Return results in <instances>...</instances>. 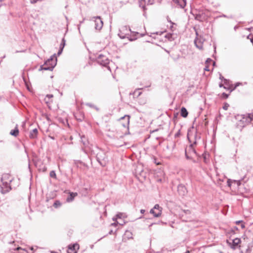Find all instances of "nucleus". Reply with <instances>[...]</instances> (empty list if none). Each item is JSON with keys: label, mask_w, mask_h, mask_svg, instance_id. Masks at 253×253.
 <instances>
[{"label": "nucleus", "mask_w": 253, "mask_h": 253, "mask_svg": "<svg viewBox=\"0 0 253 253\" xmlns=\"http://www.w3.org/2000/svg\"><path fill=\"white\" fill-rule=\"evenodd\" d=\"M54 56L55 54L46 60L44 64L41 66L40 70H43L52 71L56 64V59L55 60H53V57Z\"/></svg>", "instance_id": "f257e3e1"}, {"label": "nucleus", "mask_w": 253, "mask_h": 253, "mask_svg": "<svg viewBox=\"0 0 253 253\" xmlns=\"http://www.w3.org/2000/svg\"><path fill=\"white\" fill-rule=\"evenodd\" d=\"M194 144L191 143L188 148L185 149V156L187 159L193 160L195 156H197L196 150L193 147Z\"/></svg>", "instance_id": "f03ea898"}, {"label": "nucleus", "mask_w": 253, "mask_h": 253, "mask_svg": "<svg viewBox=\"0 0 253 253\" xmlns=\"http://www.w3.org/2000/svg\"><path fill=\"white\" fill-rule=\"evenodd\" d=\"M96 158L97 161L103 166H104L106 164V162L108 161V158L106 156V154L102 152H98L96 155Z\"/></svg>", "instance_id": "7ed1b4c3"}, {"label": "nucleus", "mask_w": 253, "mask_h": 253, "mask_svg": "<svg viewBox=\"0 0 253 253\" xmlns=\"http://www.w3.org/2000/svg\"><path fill=\"white\" fill-rule=\"evenodd\" d=\"M129 32H130V29L129 27H127V26H123L120 28L118 33V36L120 38L124 39L126 38L127 35H129Z\"/></svg>", "instance_id": "20e7f679"}, {"label": "nucleus", "mask_w": 253, "mask_h": 253, "mask_svg": "<svg viewBox=\"0 0 253 253\" xmlns=\"http://www.w3.org/2000/svg\"><path fill=\"white\" fill-rule=\"evenodd\" d=\"M95 23V29L97 30H100L103 25V21L100 16L93 17L90 19Z\"/></svg>", "instance_id": "39448f33"}, {"label": "nucleus", "mask_w": 253, "mask_h": 253, "mask_svg": "<svg viewBox=\"0 0 253 253\" xmlns=\"http://www.w3.org/2000/svg\"><path fill=\"white\" fill-rule=\"evenodd\" d=\"M96 60L98 63L104 66H106L109 63L108 58L103 54H99L97 56Z\"/></svg>", "instance_id": "423d86ee"}, {"label": "nucleus", "mask_w": 253, "mask_h": 253, "mask_svg": "<svg viewBox=\"0 0 253 253\" xmlns=\"http://www.w3.org/2000/svg\"><path fill=\"white\" fill-rule=\"evenodd\" d=\"M162 208L160 207L158 204H156L154 208L150 210V213L153 214L154 217H158L162 214Z\"/></svg>", "instance_id": "0eeeda50"}, {"label": "nucleus", "mask_w": 253, "mask_h": 253, "mask_svg": "<svg viewBox=\"0 0 253 253\" xmlns=\"http://www.w3.org/2000/svg\"><path fill=\"white\" fill-rule=\"evenodd\" d=\"M241 243V240L239 238H235L231 241H229L228 240H227V243L228 245L231 247V248L233 249H235L238 245Z\"/></svg>", "instance_id": "6e6552de"}, {"label": "nucleus", "mask_w": 253, "mask_h": 253, "mask_svg": "<svg viewBox=\"0 0 253 253\" xmlns=\"http://www.w3.org/2000/svg\"><path fill=\"white\" fill-rule=\"evenodd\" d=\"M205 41V39L202 37L199 36L196 38L194 42L197 48L200 49H203V44Z\"/></svg>", "instance_id": "1a4fd4ad"}, {"label": "nucleus", "mask_w": 253, "mask_h": 253, "mask_svg": "<svg viewBox=\"0 0 253 253\" xmlns=\"http://www.w3.org/2000/svg\"><path fill=\"white\" fill-rule=\"evenodd\" d=\"M129 119L130 117L128 115H125V116L122 117L120 121L122 125L124 127H128L129 124Z\"/></svg>", "instance_id": "9d476101"}, {"label": "nucleus", "mask_w": 253, "mask_h": 253, "mask_svg": "<svg viewBox=\"0 0 253 253\" xmlns=\"http://www.w3.org/2000/svg\"><path fill=\"white\" fill-rule=\"evenodd\" d=\"M10 184V183H8L7 184L2 183L0 186V192L1 193L5 194L11 189Z\"/></svg>", "instance_id": "9b49d317"}, {"label": "nucleus", "mask_w": 253, "mask_h": 253, "mask_svg": "<svg viewBox=\"0 0 253 253\" xmlns=\"http://www.w3.org/2000/svg\"><path fill=\"white\" fill-rule=\"evenodd\" d=\"M12 180L11 176L7 173L3 174L1 178V182L2 183L7 184L11 183Z\"/></svg>", "instance_id": "f8f14e48"}, {"label": "nucleus", "mask_w": 253, "mask_h": 253, "mask_svg": "<svg viewBox=\"0 0 253 253\" xmlns=\"http://www.w3.org/2000/svg\"><path fill=\"white\" fill-rule=\"evenodd\" d=\"M79 249V246L78 244L69 245L68 249V253H76Z\"/></svg>", "instance_id": "ddd939ff"}, {"label": "nucleus", "mask_w": 253, "mask_h": 253, "mask_svg": "<svg viewBox=\"0 0 253 253\" xmlns=\"http://www.w3.org/2000/svg\"><path fill=\"white\" fill-rule=\"evenodd\" d=\"M154 0H141L139 2V5L145 10L146 5H151L154 3Z\"/></svg>", "instance_id": "4468645a"}, {"label": "nucleus", "mask_w": 253, "mask_h": 253, "mask_svg": "<svg viewBox=\"0 0 253 253\" xmlns=\"http://www.w3.org/2000/svg\"><path fill=\"white\" fill-rule=\"evenodd\" d=\"M177 191L179 194L181 196H184L187 193L186 187L182 184H180L178 186Z\"/></svg>", "instance_id": "2eb2a0df"}, {"label": "nucleus", "mask_w": 253, "mask_h": 253, "mask_svg": "<svg viewBox=\"0 0 253 253\" xmlns=\"http://www.w3.org/2000/svg\"><path fill=\"white\" fill-rule=\"evenodd\" d=\"M173 1L182 8H183L186 4V0H173Z\"/></svg>", "instance_id": "dca6fc26"}, {"label": "nucleus", "mask_w": 253, "mask_h": 253, "mask_svg": "<svg viewBox=\"0 0 253 253\" xmlns=\"http://www.w3.org/2000/svg\"><path fill=\"white\" fill-rule=\"evenodd\" d=\"M77 195H78V194L76 192H75V193L70 192L69 195L66 199L67 202H71L73 201L74 199V198L75 197H76Z\"/></svg>", "instance_id": "f3484780"}, {"label": "nucleus", "mask_w": 253, "mask_h": 253, "mask_svg": "<svg viewBox=\"0 0 253 253\" xmlns=\"http://www.w3.org/2000/svg\"><path fill=\"white\" fill-rule=\"evenodd\" d=\"M38 131L37 128H34L30 132L29 137L31 139H34L37 137Z\"/></svg>", "instance_id": "a211bd4d"}, {"label": "nucleus", "mask_w": 253, "mask_h": 253, "mask_svg": "<svg viewBox=\"0 0 253 253\" xmlns=\"http://www.w3.org/2000/svg\"><path fill=\"white\" fill-rule=\"evenodd\" d=\"M10 134L14 136H17L19 134V130L17 126H16L14 129L11 130L10 132Z\"/></svg>", "instance_id": "6ab92c4d"}, {"label": "nucleus", "mask_w": 253, "mask_h": 253, "mask_svg": "<svg viewBox=\"0 0 253 253\" xmlns=\"http://www.w3.org/2000/svg\"><path fill=\"white\" fill-rule=\"evenodd\" d=\"M188 112L185 108L182 107L181 109V115L184 118H186L188 115Z\"/></svg>", "instance_id": "aec40b11"}, {"label": "nucleus", "mask_w": 253, "mask_h": 253, "mask_svg": "<svg viewBox=\"0 0 253 253\" xmlns=\"http://www.w3.org/2000/svg\"><path fill=\"white\" fill-rule=\"evenodd\" d=\"M140 89H141V88H138L134 91L133 94L134 96L138 97L141 94L142 92L139 91Z\"/></svg>", "instance_id": "412c9836"}, {"label": "nucleus", "mask_w": 253, "mask_h": 253, "mask_svg": "<svg viewBox=\"0 0 253 253\" xmlns=\"http://www.w3.org/2000/svg\"><path fill=\"white\" fill-rule=\"evenodd\" d=\"M62 42H63V46L62 47H60V49L59 50L58 53H57V55L59 56L60 55L62 52V50H63V47L65 45V41L64 39L62 40Z\"/></svg>", "instance_id": "4be33fe9"}, {"label": "nucleus", "mask_w": 253, "mask_h": 253, "mask_svg": "<svg viewBox=\"0 0 253 253\" xmlns=\"http://www.w3.org/2000/svg\"><path fill=\"white\" fill-rule=\"evenodd\" d=\"M53 96L52 94H47V95H46V97L45 98V100L46 101V103H49L50 101L48 100H47V99H49L52 98Z\"/></svg>", "instance_id": "5701e85b"}, {"label": "nucleus", "mask_w": 253, "mask_h": 253, "mask_svg": "<svg viewBox=\"0 0 253 253\" xmlns=\"http://www.w3.org/2000/svg\"><path fill=\"white\" fill-rule=\"evenodd\" d=\"M49 175L51 177L54 178L55 179L56 178V175L54 170L51 171L50 172Z\"/></svg>", "instance_id": "b1692460"}, {"label": "nucleus", "mask_w": 253, "mask_h": 253, "mask_svg": "<svg viewBox=\"0 0 253 253\" xmlns=\"http://www.w3.org/2000/svg\"><path fill=\"white\" fill-rule=\"evenodd\" d=\"M123 214L122 213H119L116 215V217H113V220L115 221H116L117 218H121L122 217Z\"/></svg>", "instance_id": "393cba45"}, {"label": "nucleus", "mask_w": 253, "mask_h": 253, "mask_svg": "<svg viewBox=\"0 0 253 253\" xmlns=\"http://www.w3.org/2000/svg\"><path fill=\"white\" fill-rule=\"evenodd\" d=\"M194 141H193V144H196V142H197V140L199 139H200V136H197V134H195L194 136Z\"/></svg>", "instance_id": "a878e982"}, {"label": "nucleus", "mask_w": 253, "mask_h": 253, "mask_svg": "<svg viewBox=\"0 0 253 253\" xmlns=\"http://www.w3.org/2000/svg\"><path fill=\"white\" fill-rule=\"evenodd\" d=\"M53 205L55 208H57L58 207H59L61 205V204L59 201H56L54 202Z\"/></svg>", "instance_id": "bb28decb"}, {"label": "nucleus", "mask_w": 253, "mask_h": 253, "mask_svg": "<svg viewBox=\"0 0 253 253\" xmlns=\"http://www.w3.org/2000/svg\"><path fill=\"white\" fill-rule=\"evenodd\" d=\"M193 135L191 134L190 133H188L187 137L189 140V141L191 143L192 142V139L193 138Z\"/></svg>", "instance_id": "cd10ccee"}, {"label": "nucleus", "mask_w": 253, "mask_h": 253, "mask_svg": "<svg viewBox=\"0 0 253 253\" xmlns=\"http://www.w3.org/2000/svg\"><path fill=\"white\" fill-rule=\"evenodd\" d=\"M211 62H212V60L211 59H210V58H208L207 60L206 61V64L207 65L209 63H211Z\"/></svg>", "instance_id": "c85d7f7f"}, {"label": "nucleus", "mask_w": 253, "mask_h": 253, "mask_svg": "<svg viewBox=\"0 0 253 253\" xmlns=\"http://www.w3.org/2000/svg\"><path fill=\"white\" fill-rule=\"evenodd\" d=\"M204 70L205 71H210V69H209V66H208V64L206 65V66H205V68H204Z\"/></svg>", "instance_id": "c756f323"}, {"label": "nucleus", "mask_w": 253, "mask_h": 253, "mask_svg": "<svg viewBox=\"0 0 253 253\" xmlns=\"http://www.w3.org/2000/svg\"><path fill=\"white\" fill-rule=\"evenodd\" d=\"M169 22H170V23L171 24V26H170V29H171V30H172V29H173V25H175V23H174L172 22L171 21H170Z\"/></svg>", "instance_id": "7c9ffc66"}, {"label": "nucleus", "mask_w": 253, "mask_h": 253, "mask_svg": "<svg viewBox=\"0 0 253 253\" xmlns=\"http://www.w3.org/2000/svg\"><path fill=\"white\" fill-rule=\"evenodd\" d=\"M227 183H228V185L230 187L231 185V181H230V180H228V181H227Z\"/></svg>", "instance_id": "2f4dec72"}, {"label": "nucleus", "mask_w": 253, "mask_h": 253, "mask_svg": "<svg viewBox=\"0 0 253 253\" xmlns=\"http://www.w3.org/2000/svg\"><path fill=\"white\" fill-rule=\"evenodd\" d=\"M241 222H242V221H241V220L237 221H236V224H239V223H240Z\"/></svg>", "instance_id": "473e14b6"}, {"label": "nucleus", "mask_w": 253, "mask_h": 253, "mask_svg": "<svg viewBox=\"0 0 253 253\" xmlns=\"http://www.w3.org/2000/svg\"><path fill=\"white\" fill-rule=\"evenodd\" d=\"M38 0H31V2L32 3H35L36 1H37Z\"/></svg>", "instance_id": "72a5a7b5"}, {"label": "nucleus", "mask_w": 253, "mask_h": 253, "mask_svg": "<svg viewBox=\"0 0 253 253\" xmlns=\"http://www.w3.org/2000/svg\"><path fill=\"white\" fill-rule=\"evenodd\" d=\"M165 37H166V38H169V39H170V38L171 37V35H166Z\"/></svg>", "instance_id": "f704fd0d"}, {"label": "nucleus", "mask_w": 253, "mask_h": 253, "mask_svg": "<svg viewBox=\"0 0 253 253\" xmlns=\"http://www.w3.org/2000/svg\"><path fill=\"white\" fill-rule=\"evenodd\" d=\"M145 211L144 210H140V212L142 214H143L144 212H145Z\"/></svg>", "instance_id": "c9c22d12"}, {"label": "nucleus", "mask_w": 253, "mask_h": 253, "mask_svg": "<svg viewBox=\"0 0 253 253\" xmlns=\"http://www.w3.org/2000/svg\"><path fill=\"white\" fill-rule=\"evenodd\" d=\"M118 223V222H114V223L112 224V225H113V226H116Z\"/></svg>", "instance_id": "e433bc0d"}, {"label": "nucleus", "mask_w": 253, "mask_h": 253, "mask_svg": "<svg viewBox=\"0 0 253 253\" xmlns=\"http://www.w3.org/2000/svg\"><path fill=\"white\" fill-rule=\"evenodd\" d=\"M223 109H225V110H227V106H224L223 107Z\"/></svg>", "instance_id": "4c0bfd02"}, {"label": "nucleus", "mask_w": 253, "mask_h": 253, "mask_svg": "<svg viewBox=\"0 0 253 253\" xmlns=\"http://www.w3.org/2000/svg\"><path fill=\"white\" fill-rule=\"evenodd\" d=\"M241 227H242V228H244L245 227V226H244V224H242L241 225Z\"/></svg>", "instance_id": "58836bf2"}, {"label": "nucleus", "mask_w": 253, "mask_h": 253, "mask_svg": "<svg viewBox=\"0 0 253 253\" xmlns=\"http://www.w3.org/2000/svg\"><path fill=\"white\" fill-rule=\"evenodd\" d=\"M185 212H186V213H190V211H189L187 210L186 211H185Z\"/></svg>", "instance_id": "ea45409f"}, {"label": "nucleus", "mask_w": 253, "mask_h": 253, "mask_svg": "<svg viewBox=\"0 0 253 253\" xmlns=\"http://www.w3.org/2000/svg\"><path fill=\"white\" fill-rule=\"evenodd\" d=\"M46 168H44V169H43V171H45V170H46Z\"/></svg>", "instance_id": "a19ab883"}, {"label": "nucleus", "mask_w": 253, "mask_h": 253, "mask_svg": "<svg viewBox=\"0 0 253 253\" xmlns=\"http://www.w3.org/2000/svg\"><path fill=\"white\" fill-rule=\"evenodd\" d=\"M155 224V223H151V224L150 225V226H152V225H153V224Z\"/></svg>", "instance_id": "79ce46f5"}, {"label": "nucleus", "mask_w": 253, "mask_h": 253, "mask_svg": "<svg viewBox=\"0 0 253 253\" xmlns=\"http://www.w3.org/2000/svg\"><path fill=\"white\" fill-rule=\"evenodd\" d=\"M222 86H223V85H222V84H220L219 85V86H220V87H222Z\"/></svg>", "instance_id": "37998d69"}, {"label": "nucleus", "mask_w": 253, "mask_h": 253, "mask_svg": "<svg viewBox=\"0 0 253 253\" xmlns=\"http://www.w3.org/2000/svg\"><path fill=\"white\" fill-rule=\"evenodd\" d=\"M87 105H89V106H90V107H92V105H89V104H87Z\"/></svg>", "instance_id": "c03bdc74"}, {"label": "nucleus", "mask_w": 253, "mask_h": 253, "mask_svg": "<svg viewBox=\"0 0 253 253\" xmlns=\"http://www.w3.org/2000/svg\"><path fill=\"white\" fill-rule=\"evenodd\" d=\"M178 133L175 134V136H178Z\"/></svg>", "instance_id": "a18cd8bd"}, {"label": "nucleus", "mask_w": 253, "mask_h": 253, "mask_svg": "<svg viewBox=\"0 0 253 253\" xmlns=\"http://www.w3.org/2000/svg\"><path fill=\"white\" fill-rule=\"evenodd\" d=\"M214 64H215V62H213V65H214Z\"/></svg>", "instance_id": "49530a36"}, {"label": "nucleus", "mask_w": 253, "mask_h": 253, "mask_svg": "<svg viewBox=\"0 0 253 253\" xmlns=\"http://www.w3.org/2000/svg\"><path fill=\"white\" fill-rule=\"evenodd\" d=\"M225 96L228 97V95H227L226 94V95H225Z\"/></svg>", "instance_id": "de8ad7c7"}, {"label": "nucleus", "mask_w": 253, "mask_h": 253, "mask_svg": "<svg viewBox=\"0 0 253 253\" xmlns=\"http://www.w3.org/2000/svg\"><path fill=\"white\" fill-rule=\"evenodd\" d=\"M225 96L228 97V95H227L226 94V95H225Z\"/></svg>", "instance_id": "09e8293b"}, {"label": "nucleus", "mask_w": 253, "mask_h": 253, "mask_svg": "<svg viewBox=\"0 0 253 253\" xmlns=\"http://www.w3.org/2000/svg\"><path fill=\"white\" fill-rule=\"evenodd\" d=\"M189 251H187L186 253H189Z\"/></svg>", "instance_id": "8fccbe9b"}, {"label": "nucleus", "mask_w": 253, "mask_h": 253, "mask_svg": "<svg viewBox=\"0 0 253 253\" xmlns=\"http://www.w3.org/2000/svg\"><path fill=\"white\" fill-rule=\"evenodd\" d=\"M3 0H0V1H3Z\"/></svg>", "instance_id": "3c124183"}]
</instances>
